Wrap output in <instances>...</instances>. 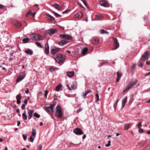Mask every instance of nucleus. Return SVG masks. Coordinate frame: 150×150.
<instances>
[{"label": "nucleus", "mask_w": 150, "mask_h": 150, "mask_svg": "<svg viewBox=\"0 0 150 150\" xmlns=\"http://www.w3.org/2000/svg\"><path fill=\"white\" fill-rule=\"evenodd\" d=\"M88 49L87 48H84L82 50V54H85L88 51Z\"/></svg>", "instance_id": "nucleus-23"}, {"label": "nucleus", "mask_w": 150, "mask_h": 150, "mask_svg": "<svg viewBox=\"0 0 150 150\" xmlns=\"http://www.w3.org/2000/svg\"><path fill=\"white\" fill-rule=\"evenodd\" d=\"M135 66H136L135 64H132V65L131 66V68L132 70H133L135 68Z\"/></svg>", "instance_id": "nucleus-48"}, {"label": "nucleus", "mask_w": 150, "mask_h": 150, "mask_svg": "<svg viewBox=\"0 0 150 150\" xmlns=\"http://www.w3.org/2000/svg\"><path fill=\"white\" fill-rule=\"evenodd\" d=\"M31 38L36 41H38L42 40V36L39 35L32 34L30 35Z\"/></svg>", "instance_id": "nucleus-4"}, {"label": "nucleus", "mask_w": 150, "mask_h": 150, "mask_svg": "<svg viewBox=\"0 0 150 150\" xmlns=\"http://www.w3.org/2000/svg\"><path fill=\"white\" fill-rule=\"evenodd\" d=\"M114 42V47L115 48V49H117L119 47V44L116 38H113Z\"/></svg>", "instance_id": "nucleus-10"}, {"label": "nucleus", "mask_w": 150, "mask_h": 150, "mask_svg": "<svg viewBox=\"0 0 150 150\" xmlns=\"http://www.w3.org/2000/svg\"><path fill=\"white\" fill-rule=\"evenodd\" d=\"M13 24L14 25L18 27H19L21 25V23L17 21H16L14 22Z\"/></svg>", "instance_id": "nucleus-25"}, {"label": "nucleus", "mask_w": 150, "mask_h": 150, "mask_svg": "<svg viewBox=\"0 0 150 150\" xmlns=\"http://www.w3.org/2000/svg\"><path fill=\"white\" fill-rule=\"evenodd\" d=\"M108 62H102L100 63L98 65V66L99 67H100L102 66L104 64H106L108 63Z\"/></svg>", "instance_id": "nucleus-34"}, {"label": "nucleus", "mask_w": 150, "mask_h": 150, "mask_svg": "<svg viewBox=\"0 0 150 150\" xmlns=\"http://www.w3.org/2000/svg\"><path fill=\"white\" fill-rule=\"evenodd\" d=\"M75 85L74 84L71 85V89H74L75 88Z\"/></svg>", "instance_id": "nucleus-54"}, {"label": "nucleus", "mask_w": 150, "mask_h": 150, "mask_svg": "<svg viewBox=\"0 0 150 150\" xmlns=\"http://www.w3.org/2000/svg\"><path fill=\"white\" fill-rule=\"evenodd\" d=\"M127 96L125 97L122 101V107L123 108L125 105V103L127 102Z\"/></svg>", "instance_id": "nucleus-16"}, {"label": "nucleus", "mask_w": 150, "mask_h": 150, "mask_svg": "<svg viewBox=\"0 0 150 150\" xmlns=\"http://www.w3.org/2000/svg\"><path fill=\"white\" fill-rule=\"evenodd\" d=\"M34 116L37 118H39L40 117V115L38 114L37 112H35L34 113Z\"/></svg>", "instance_id": "nucleus-35"}, {"label": "nucleus", "mask_w": 150, "mask_h": 150, "mask_svg": "<svg viewBox=\"0 0 150 150\" xmlns=\"http://www.w3.org/2000/svg\"><path fill=\"white\" fill-rule=\"evenodd\" d=\"M54 100H57V95H56V94H54Z\"/></svg>", "instance_id": "nucleus-53"}, {"label": "nucleus", "mask_w": 150, "mask_h": 150, "mask_svg": "<svg viewBox=\"0 0 150 150\" xmlns=\"http://www.w3.org/2000/svg\"><path fill=\"white\" fill-rule=\"evenodd\" d=\"M98 43V39L94 38L93 41V43L94 44H96Z\"/></svg>", "instance_id": "nucleus-33"}, {"label": "nucleus", "mask_w": 150, "mask_h": 150, "mask_svg": "<svg viewBox=\"0 0 150 150\" xmlns=\"http://www.w3.org/2000/svg\"><path fill=\"white\" fill-rule=\"evenodd\" d=\"M25 104H23L21 106V108L22 110H24L25 108Z\"/></svg>", "instance_id": "nucleus-50"}, {"label": "nucleus", "mask_w": 150, "mask_h": 150, "mask_svg": "<svg viewBox=\"0 0 150 150\" xmlns=\"http://www.w3.org/2000/svg\"><path fill=\"white\" fill-rule=\"evenodd\" d=\"M67 42L65 40H62L60 41L59 42V44L61 46H63L66 44Z\"/></svg>", "instance_id": "nucleus-19"}, {"label": "nucleus", "mask_w": 150, "mask_h": 150, "mask_svg": "<svg viewBox=\"0 0 150 150\" xmlns=\"http://www.w3.org/2000/svg\"><path fill=\"white\" fill-rule=\"evenodd\" d=\"M86 137V134H84L83 137H82V139H84Z\"/></svg>", "instance_id": "nucleus-61"}, {"label": "nucleus", "mask_w": 150, "mask_h": 150, "mask_svg": "<svg viewBox=\"0 0 150 150\" xmlns=\"http://www.w3.org/2000/svg\"><path fill=\"white\" fill-rule=\"evenodd\" d=\"M32 12V11L30 10L28 11L26 14V17H28L31 14Z\"/></svg>", "instance_id": "nucleus-36"}, {"label": "nucleus", "mask_w": 150, "mask_h": 150, "mask_svg": "<svg viewBox=\"0 0 150 150\" xmlns=\"http://www.w3.org/2000/svg\"><path fill=\"white\" fill-rule=\"evenodd\" d=\"M146 64L149 66L150 65V61H147Z\"/></svg>", "instance_id": "nucleus-59"}, {"label": "nucleus", "mask_w": 150, "mask_h": 150, "mask_svg": "<svg viewBox=\"0 0 150 150\" xmlns=\"http://www.w3.org/2000/svg\"><path fill=\"white\" fill-rule=\"evenodd\" d=\"M36 134V130L35 129L33 128L32 129V136L35 137Z\"/></svg>", "instance_id": "nucleus-31"}, {"label": "nucleus", "mask_w": 150, "mask_h": 150, "mask_svg": "<svg viewBox=\"0 0 150 150\" xmlns=\"http://www.w3.org/2000/svg\"><path fill=\"white\" fill-rule=\"evenodd\" d=\"M47 16L49 17V19L50 21H52L54 20V18L52 16L49 14H48Z\"/></svg>", "instance_id": "nucleus-28"}, {"label": "nucleus", "mask_w": 150, "mask_h": 150, "mask_svg": "<svg viewBox=\"0 0 150 150\" xmlns=\"http://www.w3.org/2000/svg\"><path fill=\"white\" fill-rule=\"evenodd\" d=\"M30 141L31 142H33L34 141V139L33 138V137L32 136H31L29 139Z\"/></svg>", "instance_id": "nucleus-43"}, {"label": "nucleus", "mask_w": 150, "mask_h": 150, "mask_svg": "<svg viewBox=\"0 0 150 150\" xmlns=\"http://www.w3.org/2000/svg\"><path fill=\"white\" fill-rule=\"evenodd\" d=\"M144 132L143 129L140 128L139 129V132L140 133H142Z\"/></svg>", "instance_id": "nucleus-46"}, {"label": "nucleus", "mask_w": 150, "mask_h": 150, "mask_svg": "<svg viewBox=\"0 0 150 150\" xmlns=\"http://www.w3.org/2000/svg\"><path fill=\"white\" fill-rule=\"evenodd\" d=\"M55 105L54 104H53L51 105L49 107L50 110L52 111L53 112V108L54 106Z\"/></svg>", "instance_id": "nucleus-32"}, {"label": "nucleus", "mask_w": 150, "mask_h": 150, "mask_svg": "<svg viewBox=\"0 0 150 150\" xmlns=\"http://www.w3.org/2000/svg\"><path fill=\"white\" fill-rule=\"evenodd\" d=\"M20 124H21V122L19 121H18L17 122V126H19V125H20Z\"/></svg>", "instance_id": "nucleus-63"}, {"label": "nucleus", "mask_w": 150, "mask_h": 150, "mask_svg": "<svg viewBox=\"0 0 150 150\" xmlns=\"http://www.w3.org/2000/svg\"><path fill=\"white\" fill-rule=\"evenodd\" d=\"M56 114L58 118H61L62 117V109L60 105H58L57 106Z\"/></svg>", "instance_id": "nucleus-2"}, {"label": "nucleus", "mask_w": 150, "mask_h": 150, "mask_svg": "<svg viewBox=\"0 0 150 150\" xmlns=\"http://www.w3.org/2000/svg\"><path fill=\"white\" fill-rule=\"evenodd\" d=\"M149 55V52L146 51L142 55V60H147L148 59V57Z\"/></svg>", "instance_id": "nucleus-8"}, {"label": "nucleus", "mask_w": 150, "mask_h": 150, "mask_svg": "<svg viewBox=\"0 0 150 150\" xmlns=\"http://www.w3.org/2000/svg\"><path fill=\"white\" fill-rule=\"evenodd\" d=\"M30 39L28 38H25L23 39V42L24 43H27L29 41Z\"/></svg>", "instance_id": "nucleus-26"}, {"label": "nucleus", "mask_w": 150, "mask_h": 150, "mask_svg": "<svg viewBox=\"0 0 150 150\" xmlns=\"http://www.w3.org/2000/svg\"><path fill=\"white\" fill-rule=\"evenodd\" d=\"M23 118V120H26L27 119V115L25 114V111L24 113L22 114Z\"/></svg>", "instance_id": "nucleus-29"}, {"label": "nucleus", "mask_w": 150, "mask_h": 150, "mask_svg": "<svg viewBox=\"0 0 150 150\" xmlns=\"http://www.w3.org/2000/svg\"><path fill=\"white\" fill-rule=\"evenodd\" d=\"M89 93V91H86L85 92L83 93V97L84 98H85L86 97V95Z\"/></svg>", "instance_id": "nucleus-27"}, {"label": "nucleus", "mask_w": 150, "mask_h": 150, "mask_svg": "<svg viewBox=\"0 0 150 150\" xmlns=\"http://www.w3.org/2000/svg\"><path fill=\"white\" fill-rule=\"evenodd\" d=\"M142 145V144L140 142H138L137 145V146H140Z\"/></svg>", "instance_id": "nucleus-55"}, {"label": "nucleus", "mask_w": 150, "mask_h": 150, "mask_svg": "<svg viewBox=\"0 0 150 150\" xmlns=\"http://www.w3.org/2000/svg\"><path fill=\"white\" fill-rule=\"evenodd\" d=\"M143 63L142 62H140L139 61L138 64V66L140 67H142L143 66Z\"/></svg>", "instance_id": "nucleus-38"}, {"label": "nucleus", "mask_w": 150, "mask_h": 150, "mask_svg": "<svg viewBox=\"0 0 150 150\" xmlns=\"http://www.w3.org/2000/svg\"><path fill=\"white\" fill-rule=\"evenodd\" d=\"M42 146L41 144H40L39 146V150H41L42 149Z\"/></svg>", "instance_id": "nucleus-56"}, {"label": "nucleus", "mask_w": 150, "mask_h": 150, "mask_svg": "<svg viewBox=\"0 0 150 150\" xmlns=\"http://www.w3.org/2000/svg\"><path fill=\"white\" fill-rule=\"evenodd\" d=\"M96 98L97 101H98L99 100V96L98 93H96Z\"/></svg>", "instance_id": "nucleus-45"}, {"label": "nucleus", "mask_w": 150, "mask_h": 150, "mask_svg": "<svg viewBox=\"0 0 150 150\" xmlns=\"http://www.w3.org/2000/svg\"><path fill=\"white\" fill-rule=\"evenodd\" d=\"M53 13L54 14V15L58 17H60L61 16V15L58 14L57 13H56L55 12H53Z\"/></svg>", "instance_id": "nucleus-44"}, {"label": "nucleus", "mask_w": 150, "mask_h": 150, "mask_svg": "<svg viewBox=\"0 0 150 150\" xmlns=\"http://www.w3.org/2000/svg\"><path fill=\"white\" fill-rule=\"evenodd\" d=\"M28 100L27 99H25L24 101V103L25 104H27L28 103Z\"/></svg>", "instance_id": "nucleus-51"}, {"label": "nucleus", "mask_w": 150, "mask_h": 150, "mask_svg": "<svg viewBox=\"0 0 150 150\" xmlns=\"http://www.w3.org/2000/svg\"><path fill=\"white\" fill-rule=\"evenodd\" d=\"M25 52L27 54L31 55L33 54V52L32 50L30 49H28L25 51Z\"/></svg>", "instance_id": "nucleus-22"}, {"label": "nucleus", "mask_w": 150, "mask_h": 150, "mask_svg": "<svg viewBox=\"0 0 150 150\" xmlns=\"http://www.w3.org/2000/svg\"><path fill=\"white\" fill-rule=\"evenodd\" d=\"M48 93V92L47 90H46L45 91V97L46 98H47V95Z\"/></svg>", "instance_id": "nucleus-39"}, {"label": "nucleus", "mask_w": 150, "mask_h": 150, "mask_svg": "<svg viewBox=\"0 0 150 150\" xmlns=\"http://www.w3.org/2000/svg\"><path fill=\"white\" fill-rule=\"evenodd\" d=\"M29 89L28 88H27V90L25 91V93H29Z\"/></svg>", "instance_id": "nucleus-62"}, {"label": "nucleus", "mask_w": 150, "mask_h": 150, "mask_svg": "<svg viewBox=\"0 0 150 150\" xmlns=\"http://www.w3.org/2000/svg\"><path fill=\"white\" fill-rule=\"evenodd\" d=\"M100 17V16L99 15H95V18L96 19L99 18Z\"/></svg>", "instance_id": "nucleus-52"}, {"label": "nucleus", "mask_w": 150, "mask_h": 150, "mask_svg": "<svg viewBox=\"0 0 150 150\" xmlns=\"http://www.w3.org/2000/svg\"><path fill=\"white\" fill-rule=\"evenodd\" d=\"M60 48H52L51 50V53L53 55L55 54L56 53L59 51Z\"/></svg>", "instance_id": "nucleus-11"}, {"label": "nucleus", "mask_w": 150, "mask_h": 150, "mask_svg": "<svg viewBox=\"0 0 150 150\" xmlns=\"http://www.w3.org/2000/svg\"><path fill=\"white\" fill-rule=\"evenodd\" d=\"M62 87V85L60 84H59L56 87V91H59Z\"/></svg>", "instance_id": "nucleus-24"}, {"label": "nucleus", "mask_w": 150, "mask_h": 150, "mask_svg": "<svg viewBox=\"0 0 150 150\" xmlns=\"http://www.w3.org/2000/svg\"><path fill=\"white\" fill-rule=\"evenodd\" d=\"M100 4L102 6L108 7L109 6L107 2L104 0H102L99 2Z\"/></svg>", "instance_id": "nucleus-9"}, {"label": "nucleus", "mask_w": 150, "mask_h": 150, "mask_svg": "<svg viewBox=\"0 0 150 150\" xmlns=\"http://www.w3.org/2000/svg\"><path fill=\"white\" fill-rule=\"evenodd\" d=\"M67 74L69 77H71L74 76V71H68L67 72Z\"/></svg>", "instance_id": "nucleus-17"}, {"label": "nucleus", "mask_w": 150, "mask_h": 150, "mask_svg": "<svg viewBox=\"0 0 150 150\" xmlns=\"http://www.w3.org/2000/svg\"><path fill=\"white\" fill-rule=\"evenodd\" d=\"M59 37L62 38L67 40H70L72 39V37L71 36L66 34H60Z\"/></svg>", "instance_id": "nucleus-5"}, {"label": "nucleus", "mask_w": 150, "mask_h": 150, "mask_svg": "<svg viewBox=\"0 0 150 150\" xmlns=\"http://www.w3.org/2000/svg\"><path fill=\"white\" fill-rule=\"evenodd\" d=\"M74 16L75 18H78L80 17V16L79 13H77L76 14H75L74 15Z\"/></svg>", "instance_id": "nucleus-42"}, {"label": "nucleus", "mask_w": 150, "mask_h": 150, "mask_svg": "<svg viewBox=\"0 0 150 150\" xmlns=\"http://www.w3.org/2000/svg\"><path fill=\"white\" fill-rule=\"evenodd\" d=\"M82 110V109H81V108H80L77 110V112H79L81 111Z\"/></svg>", "instance_id": "nucleus-58"}, {"label": "nucleus", "mask_w": 150, "mask_h": 150, "mask_svg": "<svg viewBox=\"0 0 150 150\" xmlns=\"http://www.w3.org/2000/svg\"><path fill=\"white\" fill-rule=\"evenodd\" d=\"M45 52L46 54L49 53V45L48 43H46L45 44Z\"/></svg>", "instance_id": "nucleus-12"}, {"label": "nucleus", "mask_w": 150, "mask_h": 150, "mask_svg": "<svg viewBox=\"0 0 150 150\" xmlns=\"http://www.w3.org/2000/svg\"><path fill=\"white\" fill-rule=\"evenodd\" d=\"M136 83V81L135 80H133L130 81L128 84L126 88L124 91H125L129 90L131 88H132L133 86L135 85Z\"/></svg>", "instance_id": "nucleus-3"}, {"label": "nucleus", "mask_w": 150, "mask_h": 150, "mask_svg": "<svg viewBox=\"0 0 150 150\" xmlns=\"http://www.w3.org/2000/svg\"><path fill=\"white\" fill-rule=\"evenodd\" d=\"M100 34H103L104 33L108 34V32L107 31H105L103 29H101L100 31Z\"/></svg>", "instance_id": "nucleus-30"}, {"label": "nucleus", "mask_w": 150, "mask_h": 150, "mask_svg": "<svg viewBox=\"0 0 150 150\" xmlns=\"http://www.w3.org/2000/svg\"><path fill=\"white\" fill-rule=\"evenodd\" d=\"M34 112V111L33 110H28V115L30 117L29 119H30L32 118L33 117V114Z\"/></svg>", "instance_id": "nucleus-14"}, {"label": "nucleus", "mask_w": 150, "mask_h": 150, "mask_svg": "<svg viewBox=\"0 0 150 150\" xmlns=\"http://www.w3.org/2000/svg\"><path fill=\"white\" fill-rule=\"evenodd\" d=\"M35 44L37 45V46H39L40 47H41V44L40 43H39L38 42H35Z\"/></svg>", "instance_id": "nucleus-49"}, {"label": "nucleus", "mask_w": 150, "mask_h": 150, "mask_svg": "<svg viewBox=\"0 0 150 150\" xmlns=\"http://www.w3.org/2000/svg\"><path fill=\"white\" fill-rule=\"evenodd\" d=\"M23 139L24 141H25L26 140L27 138V135H25L24 134H23Z\"/></svg>", "instance_id": "nucleus-41"}, {"label": "nucleus", "mask_w": 150, "mask_h": 150, "mask_svg": "<svg viewBox=\"0 0 150 150\" xmlns=\"http://www.w3.org/2000/svg\"><path fill=\"white\" fill-rule=\"evenodd\" d=\"M23 74V73L20 74L19 77L17 79L16 81L17 82H18L20 81L23 80L25 77V76L23 75H22Z\"/></svg>", "instance_id": "nucleus-15"}, {"label": "nucleus", "mask_w": 150, "mask_h": 150, "mask_svg": "<svg viewBox=\"0 0 150 150\" xmlns=\"http://www.w3.org/2000/svg\"><path fill=\"white\" fill-rule=\"evenodd\" d=\"M57 32V29L52 28L48 30L47 32L48 34H49L50 35H52Z\"/></svg>", "instance_id": "nucleus-7"}, {"label": "nucleus", "mask_w": 150, "mask_h": 150, "mask_svg": "<svg viewBox=\"0 0 150 150\" xmlns=\"http://www.w3.org/2000/svg\"><path fill=\"white\" fill-rule=\"evenodd\" d=\"M16 99L17 100V103L19 104L21 103V93H19L16 96Z\"/></svg>", "instance_id": "nucleus-13"}, {"label": "nucleus", "mask_w": 150, "mask_h": 150, "mask_svg": "<svg viewBox=\"0 0 150 150\" xmlns=\"http://www.w3.org/2000/svg\"><path fill=\"white\" fill-rule=\"evenodd\" d=\"M130 123H125V124L124 130H128L129 128Z\"/></svg>", "instance_id": "nucleus-20"}, {"label": "nucleus", "mask_w": 150, "mask_h": 150, "mask_svg": "<svg viewBox=\"0 0 150 150\" xmlns=\"http://www.w3.org/2000/svg\"><path fill=\"white\" fill-rule=\"evenodd\" d=\"M83 4H84V5L86 6H87V3L86 2V1H85V2H83Z\"/></svg>", "instance_id": "nucleus-64"}, {"label": "nucleus", "mask_w": 150, "mask_h": 150, "mask_svg": "<svg viewBox=\"0 0 150 150\" xmlns=\"http://www.w3.org/2000/svg\"><path fill=\"white\" fill-rule=\"evenodd\" d=\"M58 69H59L57 68H54L52 67H51L50 68V70L52 71H56V70H57Z\"/></svg>", "instance_id": "nucleus-37"}, {"label": "nucleus", "mask_w": 150, "mask_h": 150, "mask_svg": "<svg viewBox=\"0 0 150 150\" xmlns=\"http://www.w3.org/2000/svg\"><path fill=\"white\" fill-rule=\"evenodd\" d=\"M52 6L58 10H59L62 8V7L59 5L57 4H53L52 5Z\"/></svg>", "instance_id": "nucleus-21"}, {"label": "nucleus", "mask_w": 150, "mask_h": 150, "mask_svg": "<svg viewBox=\"0 0 150 150\" xmlns=\"http://www.w3.org/2000/svg\"><path fill=\"white\" fill-rule=\"evenodd\" d=\"M65 56L63 55L60 54H58L55 58V61L58 63L62 62L64 61L66 59Z\"/></svg>", "instance_id": "nucleus-1"}, {"label": "nucleus", "mask_w": 150, "mask_h": 150, "mask_svg": "<svg viewBox=\"0 0 150 150\" xmlns=\"http://www.w3.org/2000/svg\"><path fill=\"white\" fill-rule=\"evenodd\" d=\"M68 12V11L67 10H66L62 12V13L63 14H64L65 13H67Z\"/></svg>", "instance_id": "nucleus-60"}, {"label": "nucleus", "mask_w": 150, "mask_h": 150, "mask_svg": "<svg viewBox=\"0 0 150 150\" xmlns=\"http://www.w3.org/2000/svg\"><path fill=\"white\" fill-rule=\"evenodd\" d=\"M142 125L141 124V123L140 122H139L137 125V128L138 129L141 128L140 127L142 126Z\"/></svg>", "instance_id": "nucleus-40"}, {"label": "nucleus", "mask_w": 150, "mask_h": 150, "mask_svg": "<svg viewBox=\"0 0 150 150\" xmlns=\"http://www.w3.org/2000/svg\"><path fill=\"white\" fill-rule=\"evenodd\" d=\"M36 12H34L33 13H31V15L33 16V17H34L35 16V14H36Z\"/></svg>", "instance_id": "nucleus-57"}, {"label": "nucleus", "mask_w": 150, "mask_h": 150, "mask_svg": "<svg viewBox=\"0 0 150 150\" xmlns=\"http://www.w3.org/2000/svg\"><path fill=\"white\" fill-rule=\"evenodd\" d=\"M44 108L45 110L48 111L50 112V111L48 107L47 106H45Z\"/></svg>", "instance_id": "nucleus-47"}, {"label": "nucleus", "mask_w": 150, "mask_h": 150, "mask_svg": "<svg viewBox=\"0 0 150 150\" xmlns=\"http://www.w3.org/2000/svg\"><path fill=\"white\" fill-rule=\"evenodd\" d=\"M117 79L116 81L117 82H118L120 79L121 77L122 76V74L121 72L118 71L117 73Z\"/></svg>", "instance_id": "nucleus-18"}, {"label": "nucleus", "mask_w": 150, "mask_h": 150, "mask_svg": "<svg viewBox=\"0 0 150 150\" xmlns=\"http://www.w3.org/2000/svg\"><path fill=\"white\" fill-rule=\"evenodd\" d=\"M74 132L77 135H81L83 134L82 131L80 128H76L73 130Z\"/></svg>", "instance_id": "nucleus-6"}]
</instances>
